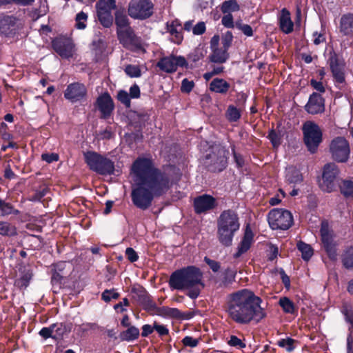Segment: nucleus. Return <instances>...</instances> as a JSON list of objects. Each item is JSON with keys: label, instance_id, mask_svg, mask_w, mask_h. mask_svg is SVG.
<instances>
[{"label": "nucleus", "instance_id": "obj_14", "mask_svg": "<svg viewBox=\"0 0 353 353\" xmlns=\"http://www.w3.org/2000/svg\"><path fill=\"white\" fill-rule=\"evenodd\" d=\"M154 5L150 0H132L128 6V14L134 19H146L153 14Z\"/></svg>", "mask_w": 353, "mask_h": 353}, {"label": "nucleus", "instance_id": "obj_26", "mask_svg": "<svg viewBox=\"0 0 353 353\" xmlns=\"http://www.w3.org/2000/svg\"><path fill=\"white\" fill-rule=\"evenodd\" d=\"M339 32L345 37H353V13L347 12L341 15L339 20Z\"/></svg>", "mask_w": 353, "mask_h": 353}, {"label": "nucleus", "instance_id": "obj_20", "mask_svg": "<svg viewBox=\"0 0 353 353\" xmlns=\"http://www.w3.org/2000/svg\"><path fill=\"white\" fill-rule=\"evenodd\" d=\"M131 292L133 299L138 305L142 306L145 310L150 311L151 307H155L152 297L143 286L133 287Z\"/></svg>", "mask_w": 353, "mask_h": 353}, {"label": "nucleus", "instance_id": "obj_33", "mask_svg": "<svg viewBox=\"0 0 353 353\" xmlns=\"http://www.w3.org/2000/svg\"><path fill=\"white\" fill-rule=\"evenodd\" d=\"M286 181L290 184H299L303 181L301 171L295 167H290L285 175Z\"/></svg>", "mask_w": 353, "mask_h": 353}, {"label": "nucleus", "instance_id": "obj_64", "mask_svg": "<svg viewBox=\"0 0 353 353\" xmlns=\"http://www.w3.org/2000/svg\"><path fill=\"white\" fill-rule=\"evenodd\" d=\"M41 159L48 163L58 161L59 156L57 153H44L41 154Z\"/></svg>", "mask_w": 353, "mask_h": 353}, {"label": "nucleus", "instance_id": "obj_55", "mask_svg": "<svg viewBox=\"0 0 353 353\" xmlns=\"http://www.w3.org/2000/svg\"><path fill=\"white\" fill-rule=\"evenodd\" d=\"M194 87V81L185 78L181 81V91L183 93L188 94L193 90Z\"/></svg>", "mask_w": 353, "mask_h": 353}, {"label": "nucleus", "instance_id": "obj_36", "mask_svg": "<svg viewBox=\"0 0 353 353\" xmlns=\"http://www.w3.org/2000/svg\"><path fill=\"white\" fill-rule=\"evenodd\" d=\"M236 272L230 268H226L223 273V277L219 282V288H227L231 285L234 281L236 277Z\"/></svg>", "mask_w": 353, "mask_h": 353}, {"label": "nucleus", "instance_id": "obj_8", "mask_svg": "<svg viewBox=\"0 0 353 353\" xmlns=\"http://www.w3.org/2000/svg\"><path fill=\"white\" fill-rule=\"evenodd\" d=\"M327 63L332 72L336 86L340 88L341 84L345 83L346 63L343 55L332 49L328 53Z\"/></svg>", "mask_w": 353, "mask_h": 353}, {"label": "nucleus", "instance_id": "obj_57", "mask_svg": "<svg viewBox=\"0 0 353 353\" xmlns=\"http://www.w3.org/2000/svg\"><path fill=\"white\" fill-rule=\"evenodd\" d=\"M232 40H233L232 33L230 31H228L224 34V36L222 37V39H221L222 48L228 50L229 48L232 45Z\"/></svg>", "mask_w": 353, "mask_h": 353}, {"label": "nucleus", "instance_id": "obj_18", "mask_svg": "<svg viewBox=\"0 0 353 353\" xmlns=\"http://www.w3.org/2000/svg\"><path fill=\"white\" fill-rule=\"evenodd\" d=\"M217 206L216 199L212 195L204 194L194 199L193 207L196 214L206 213Z\"/></svg>", "mask_w": 353, "mask_h": 353}, {"label": "nucleus", "instance_id": "obj_21", "mask_svg": "<svg viewBox=\"0 0 353 353\" xmlns=\"http://www.w3.org/2000/svg\"><path fill=\"white\" fill-rule=\"evenodd\" d=\"M52 46L62 58L69 59L73 56L74 45L68 38H56L52 41Z\"/></svg>", "mask_w": 353, "mask_h": 353}, {"label": "nucleus", "instance_id": "obj_11", "mask_svg": "<svg viewBox=\"0 0 353 353\" xmlns=\"http://www.w3.org/2000/svg\"><path fill=\"white\" fill-rule=\"evenodd\" d=\"M268 221L272 230H285L292 225L293 216L289 210L274 208L268 214Z\"/></svg>", "mask_w": 353, "mask_h": 353}, {"label": "nucleus", "instance_id": "obj_35", "mask_svg": "<svg viewBox=\"0 0 353 353\" xmlns=\"http://www.w3.org/2000/svg\"><path fill=\"white\" fill-rule=\"evenodd\" d=\"M343 267L346 270H353V245L347 247L341 255Z\"/></svg>", "mask_w": 353, "mask_h": 353}, {"label": "nucleus", "instance_id": "obj_51", "mask_svg": "<svg viewBox=\"0 0 353 353\" xmlns=\"http://www.w3.org/2000/svg\"><path fill=\"white\" fill-rule=\"evenodd\" d=\"M100 326L96 323H85L80 325L77 329L79 334H85L90 330H99Z\"/></svg>", "mask_w": 353, "mask_h": 353}, {"label": "nucleus", "instance_id": "obj_9", "mask_svg": "<svg viewBox=\"0 0 353 353\" xmlns=\"http://www.w3.org/2000/svg\"><path fill=\"white\" fill-rule=\"evenodd\" d=\"M340 170L334 163H327L323 167L322 178L319 182V188L324 192L336 190Z\"/></svg>", "mask_w": 353, "mask_h": 353}, {"label": "nucleus", "instance_id": "obj_13", "mask_svg": "<svg viewBox=\"0 0 353 353\" xmlns=\"http://www.w3.org/2000/svg\"><path fill=\"white\" fill-rule=\"evenodd\" d=\"M97 17L100 24L105 28L113 25L112 10L117 9L115 0H98L95 5Z\"/></svg>", "mask_w": 353, "mask_h": 353}, {"label": "nucleus", "instance_id": "obj_38", "mask_svg": "<svg viewBox=\"0 0 353 353\" xmlns=\"http://www.w3.org/2000/svg\"><path fill=\"white\" fill-rule=\"evenodd\" d=\"M297 249L301 252V257L305 261H308L314 254L312 246L306 243L299 241L297 243Z\"/></svg>", "mask_w": 353, "mask_h": 353}, {"label": "nucleus", "instance_id": "obj_12", "mask_svg": "<svg viewBox=\"0 0 353 353\" xmlns=\"http://www.w3.org/2000/svg\"><path fill=\"white\" fill-rule=\"evenodd\" d=\"M329 152L332 159L336 163H346L350 155V147L348 141L343 137L334 138L329 145Z\"/></svg>", "mask_w": 353, "mask_h": 353}, {"label": "nucleus", "instance_id": "obj_44", "mask_svg": "<svg viewBox=\"0 0 353 353\" xmlns=\"http://www.w3.org/2000/svg\"><path fill=\"white\" fill-rule=\"evenodd\" d=\"M267 138L274 148H278L281 144L283 134L281 132H276L274 128H272L270 130Z\"/></svg>", "mask_w": 353, "mask_h": 353}, {"label": "nucleus", "instance_id": "obj_3", "mask_svg": "<svg viewBox=\"0 0 353 353\" xmlns=\"http://www.w3.org/2000/svg\"><path fill=\"white\" fill-rule=\"evenodd\" d=\"M241 227L240 217L236 210H223L216 219V238L223 247H230Z\"/></svg>", "mask_w": 353, "mask_h": 353}, {"label": "nucleus", "instance_id": "obj_19", "mask_svg": "<svg viewBox=\"0 0 353 353\" xmlns=\"http://www.w3.org/2000/svg\"><path fill=\"white\" fill-rule=\"evenodd\" d=\"M305 111L312 115L323 114L325 110V99L317 92H312L304 105Z\"/></svg>", "mask_w": 353, "mask_h": 353}, {"label": "nucleus", "instance_id": "obj_43", "mask_svg": "<svg viewBox=\"0 0 353 353\" xmlns=\"http://www.w3.org/2000/svg\"><path fill=\"white\" fill-rule=\"evenodd\" d=\"M225 117L230 122H236L241 117V112L236 106L230 105L225 112Z\"/></svg>", "mask_w": 353, "mask_h": 353}, {"label": "nucleus", "instance_id": "obj_28", "mask_svg": "<svg viewBox=\"0 0 353 353\" xmlns=\"http://www.w3.org/2000/svg\"><path fill=\"white\" fill-rule=\"evenodd\" d=\"M231 88V85L225 79L214 78L209 84V90L214 93L226 94Z\"/></svg>", "mask_w": 353, "mask_h": 353}, {"label": "nucleus", "instance_id": "obj_42", "mask_svg": "<svg viewBox=\"0 0 353 353\" xmlns=\"http://www.w3.org/2000/svg\"><path fill=\"white\" fill-rule=\"evenodd\" d=\"M220 10L223 14H228L232 12L239 11L240 6L236 0H226L220 6Z\"/></svg>", "mask_w": 353, "mask_h": 353}, {"label": "nucleus", "instance_id": "obj_27", "mask_svg": "<svg viewBox=\"0 0 353 353\" xmlns=\"http://www.w3.org/2000/svg\"><path fill=\"white\" fill-rule=\"evenodd\" d=\"M53 329V339L60 341L64 336L71 332L72 323L70 322H57L52 324Z\"/></svg>", "mask_w": 353, "mask_h": 353}, {"label": "nucleus", "instance_id": "obj_39", "mask_svg": "<svg viewBox=\"0 0 353 353\" xmlns=\"http://www.w3.org/2000/svg\"><path fill=\"white\" fill-rule=\"evenodd\" d=\"M17 234V228L8 221H0V235L14 236Z\"/></svg>", "mask_w": 353, "mask_h": 353}, {"label": "nucleus", "instance_id": "obj_31", "mask_svg": "<svg viewBox=\"0 0 353 353\" xmlns=\"http://www.w3.org/2000/svg\"><path fill=\"white\" fill-rule=\"evenodd\" d=\"M114 23L117 26L116 32L130 27V22L125 9L121 8L115 11Z\"/></svg>", "mask_w": 353, "mask_h": 353}, {"label": "nucleus", "instance_id": "obj_2", "mask_svg": "<svg viewBox=\"0 0 353 353\" xmlns=\"http://www.w3.org/2000/svg\"><path fill=\"white\" fill-rule=\"evenodd\" d=\"M262 299L251 290L244 288L230 294L225 303L228 317L239 325L259 323L267 316L261 307Z\"/></svg>", "mask_w": 353, "mask_h": 353}, {"label": "nucleus", "instance_id": "obj_32", "mask_svg": "<svg viewBox=\"0 0 353 353\" xmlns=\"http://www.w3.org/2000/svg\"><path fill=\"white\" fill-rule=\"evenodd\" d=\"M121 332L119 337L121 341L132 342L137 340L140 336L139 330L134 325H131Z\"/></svg>", "mask_w": 353, "mask_h": 353}, {"label": "nucleus", "instance_id": "obj_16", "mask_svg": "<svg viewBox=\"0 0 353 353\" xmlns=\"http://www.w3.org/2000/svg\"><path fill=\"white\" fill-rule=\"evenodd\" d=\"M117 35L120 43L124 48H133L137 50H140L143 48L141 38L136 34L134 29L131 26L117 31Z\"/></svg>", "mask_w": 353, "mask_h": 353}, {"label": "nucleus", "instance_id": "obj_46", "mask_svg": "<svg viewBox=\"0 0 353 353\" xmlns=\"http://www.w3.org/2000/svg\"><path fill=\"white\" fill-rule=\"evenodd\" d=\"M88 14L83 11H81L77 13L75 17V28L78 30L85 29L87 26L86 22L88 21Z\"/></svg>", "mask_w": 353, "mask_h": 353}, {"label": "nucleus", "instance_id": "obj_24", "mask_svg": "<svg viewBox=\"0 0 353 353\" xmlns=\"http://www.w3.org/2000/svg\"><path fill=\"white\" fill-rule=\"evenodd\" d=\"M254 242V233L249 225L245 227L243 236L237 247V251L234 254V258L238 259L248 252Z\"/></svg>", "mask_w": 353, "mask_h": 353}, {"label": "nucleus", "instance_id": "obj_5", "mask_svg": "<svg viewBox=\"0 0 353 353\" xmlns=\"http://www.w3.org/2000/svg\"><path fill=\"white\" fill-rule=\"evenodd\" d=\"M83 156L90 170L103 176L114 174V163L110 159L94 151H88Z\"/></svg>", "mask_w": 353, "mask_h": 353}, {"label": "nucleus", "instance_id": "obj_48", "mask_svg": "<svg viewBox=\"0 0 353 353\" xmlns=\"http://www.w3.org/2000/svg\"><path fill=\"white\" fill-rule=\"evenodd\" d=\"M124 71L131 78H138L141 76V71L139 65L128 64L125 66Z\"/></svg>", "mask_w": 353, "mask_h": 353}, {"label": "nucleus", "instance_id": "obj_54", "mask_svg": "<svg viewBox=\"0 0 353 353\" xmlns=\"http://www.w3.org/2000/svg\"><path fill=\"white\" fill-rule=\"evenodd\" d=\"M231 150H232V155H233V157H234V162L236 164V167L238 168H243L244 166V164H245L243 157L241 154L237 153L235 151V145H232L231 146Z\"/></svg>", "mask_w": 353, "mask_h": 353}, {"label": "nucleus", "instance_id": "obj_30", "mask_svg": "<svg viewBox=\"0 0 353 353\" xmlns=\"http://www.w3.org/2000/svg\"><path fill=\"white\" fill-rule=\"evenodd\" d=\"M212 52L208 57L210 62L219 64L225 63L230 58L228 50L221 47L211 50Z\"/></svg>", "mask_w": 353, "mask_h": 353}, {"label": "nucleus", "instance_id": "obj_59", "mask_svg": "<svg viewBox=\"0 0 353 353\" xmlns=\"http://www.w3.org/2000/svg\"><path fill=\"white\" fill-rule=\"evenodd\" d=\"M204 261L210 267L213 272H217L221 268V263L219 261L211 259L208 256L204 257Z\"/></svg>", "mask_w": 353, "mask_h": 353}, {"label": "nucleus", "instance_id": "obj_61", "mask_svg": "<svg viewBox=\"0 0 353 353\" xmlns=\"http://www.w3.org/2000/svg\"><path fill=\"white\" fill-rule=\"evenodd\" d=\"M154 330L157 331L161 338L169 335V330L167 326L165 325H160L156 321H154Z\"/></svg>", "mask_w": 353, "mask_h": 353}, {"label": "nucleus", "instance_id": "obj_1", "mask_svg": "<svg viewBox=\"0 0 353 353\" xmlns=\"http://www.w3.org/2000/svg\"><path fill=\"white\" fill-rule=\"evenodd\" d=\"M130 173L134 181L130 197L138 209L148 210L154 198L163 196L170 189L168 175L155 166L151 157H137L131 165Z\"/></svg>", "mask_w": 353, "mask_h": 353}, {"label": "nucleus", "instance_id": "obj_4", "mask_svg": "<svg viewBox=\"0 0 353 353\" xmlns=\"http://www.w3.org/2000/svg\"><path fill=\"white\" fill-rule=\"evenodd\" d=\"M203 272L199 268L189 265L173 272L168 281L169 286L172 290H183L196 285L204 288Z\"/></svg>", "mask_w": 353, "mask_h": 353}, {"label": "nucleus", "instance_id": "obj_7", "mask_svg": "<svg viewBox=\"0 0 353 353\" xmlns=\"http://www.w3.org/2000/svg\"><path fill=\"white\" fill-rule=\"evenodd\" d=\"M303 141L310 154H315L323 142V132L314 121H305L302 126Z\"/></svg>", "mask_w": 353, "mask_h": 353}, {"label": "nucleus", "instance_id": "obj_29", "mask_svg": "<svg viewBox=\"0 0 353 353\" xmlns=\"http://www.w3.org/2000/svg\"><path fill=\"white\" fill-rule=\"evenodd\" d=\"M279 22V28L283 32L290 34L293 31L294 23L291 20L290 13L286 8L282 9Z\"/></svg>", "mask_w": 353, "mask_h": 353}, {"label": "nucleus", "instance_id": "obj_56", "mask_svg": "<svg viewBox=\"0 0 353 353\" xmlns=\"http://www.w3.org/2000/svg\"><path fill=\"white\" fill-rule=\"evenodd\" d=\"M181 343L185 347H195L199 343V339H194L192 336H186L181 340Z\"/></svg>", "mask_w": 353, "mask_h": 353}, {"label": "nucleus", "instance_id": "obj_45", "mask_svg": "<svg viewBox=\"0 0 353 353\" xmlns=\"http://www.w3.org/2000/svg\"><path fill=\"white\" fill-rule=\"evenodd\" d=\"M295 343L296 341L291 337H286L279 340L276 345L280 347L285 349L286 351L291 352L295 349Z\"/></svg>", "mask_w": 353, "mask_h": 353}, {"label": "nucleus", "instance_id": "obj_63", "mask_svg": "<svg viewBox=\"0 0 353 353\" xmlns=\"http://www.w3.org/2000/svg\"><path fill=\"white\" fill-rule=\"evenodd\" d=\"M39 334L44 339L51 338L53 339V329L52 328V324L49 327H43L41 329Z\"/></svg>", "mask_w": 353, "mask_h": 353}, {"label": "nucleus", "instance_id": "obj_58", "mask_svg": "<svg viewBox=\"0 0 353 353\" xmlns=\"http://www.w3.org/2000/svg\"><path fill=\"white\" fill-rule=\"evenodd\" d=\"M223 26L227 28H233L234 27L233 16L231 13L225 14L221 19Z\"/></svg>", "mask_w": 353, "mask_h": 353}, {"label": "nucleus", "instance_id": "obj_52", "mask_svg": "<svg viewBox=\"0 0 353 353\" xmlns=\"http://www.w3.org/2000/svg\"><path fill=\"white\" fill-rule=\"evenodd\" d=\"M235 26L237 29L242 31V32L246 35L247 37H252L253 36V30L252 27L248 24H244L242 23V21H237L235 23Z\"/></svg>", "mask_w": 353, "mask_h": 353}, {"label": "nucleus", "instance_id": "obj_62", "mask_svg": "<svg viewBox=\"0 0 353 353\" xmlns=\"http://www.w3.org/2000/svg\"><path fill=\"white\" fill-rule=\"evenodd\" d=\"M228 345L232 347H245L246 345L235 335H231L228 342Z\"/></svg>", "mask_w": 353, "mask_h": 353}, {"label": "nucleus", "instance_id": "obj_47", "mask_svg": "<svg viewBox=\"0 0 353 353\" xmlns=\"http://www.w3.org/2000/svg\"><path fill=\"white\" fill-rule=\"evenodd\" d=\"M117 99L124 105L126 108L131 107V97L125 90H119L117 94Z\"/></svg>", "mask_w": 353, "mask_h": 353}, {"label": "nucleus", "instance_id": "obj_60", "mask_svg": "<svg viewBox=\"0 0 353 353\" xmlns=\"http://www.w3.org/2000/svg\"><path fill=\"white\" fill-rule=\"evenodd\" d=\"M321 81L322 80L316 81L314 79H312L310 81V85L317 91V93H319L321 94V93L325 92V88L323 85V82Z\"/></svg>", "mask_w": 353, "mask_h": 353}, {"label": "nucleus", "instance_id": "obj_6", "mask_svg": "<svg viewBox=\"0 0 353 353\" xmlns=\"http://www.w3.org/2000/svg\"><path fill=\"white\" fill-rule=\"evenodd\" d=\"M229 152L224 147H212L205 157V166L208 171L219 173L226 169L228 165Z\"/></svg>", "mask_w": 353, "mask_h": 353}, {"label": "nucleus", "instance_id": "obj_49", "mask_svg": "<svg viewBox=\"0 0 353 353\" xmlns=\"http://www.w3.org/2000/svg\"><path fill=\"white\" fill-rule=\"evenodd\" d=\"M120 296V294L116 291V289L112 288L110 290H105L101 294V299L108 303L112 299H118Z\"/></svg>", "mask_w": 353, "mask_h": 353}, {"label": "nucleus", "instance_id": "obj_53", "mask_svg": "<svg viewBox=\"0 0 353 353\" xmlns=\"http://www.w3.org/2000/svg\"><path fill=\"white\" fill-rule=\"evenodd\" d=\"M341 312L345 316V321L353 325V310L349 305H343Z\"/></svg>", "mask_w": 353, "mask_h": 353}, {"label": "nucleus", "instance_id": "obj_41", "mask_svg": "<svg viewBox=\"0 0 353 353\" xmlns=\"http://www.w3.org/2000/svg\"><path fill=\"white\" fill-rule=\"evenodd\" d=\"M0 210L2 216H8L10 214L19 215L20 211L14 208V205L8 202H6L0 199Z\"/></svg>", "mask_w": 353, "mask_h": 353}, {"label": "nucleus", "instance_id": "obj_17", "mask_svg": "<svg viewBox=\"0 0 353 353\" xmlns=\"http://www.w3.org/2000/svg\"><path fill=\"white\" fill-rule=\"evenodd\" d=\"M156 66L161 71L167 73H173L178 67H187L188 62L184 57L170 55L161 58Z\"/></svg>", "mask_w": 353, "mask_h": 353}, {"label": "nucleus", "instance_id": "obj_22", "mask_svg": "<svg viewBox=\"0 0 353 353\" xmlns=\"http://www.w3.org/2000/svg\"><path fill=\"white\" fill-rule=\"evenodd\" d=\"M87 94V88L83 83L74 82L69 84L64 92V97L72 103L83 99Z\"/></svg>", "mask_w": 353, "mask_h": 353}, {"label": "nucleus", "instance_id": "obj_50", "mask_svg": "<svg viewBox=\"0 0 353 353\" xmlns=\"http://www.w3.org/2000/svg\"><path fill=\"white\" fill-rule=\"evenodd\" d=\"M206 53V51L203 48H196L192 52L188 55V59L190 61L196 63L202 59Z\"/></svg>", "mask_w": 353, "mask_h": 353}, {"label": "nucleus", "instance_id": "obj_10", "mask_svg": "<svg viewBox=\"0 0 353 353\" xmlns=\"http://www.w3.org/2000/svg\"><path fill=\"white\" fill-rule=\"evenodd\" d=\"M320 236L323 248L328 258L332 261L337 260V244L334 240V232L330 228L327 220L324 219L321 223Z\"/></svg>", "mask_w": 353, "mask_h": 353}, {"label": "nucleus", "instance_id": "obj_15", "mask_svg": "<svg viewBox=\"0 0 353 353\" xmlns=\"http://www.w3.org/2000/svg\"><path fill=\"white\" fill-rule=\"evenodd\" d=\"M94 106L100 112V119H110L114 110L115 105L108 92L101 94L96 99Z\"/></svg>", "mask_w": 353, "mask_h": 353}, {"label": "nucleus", "instance_id": "obj_40", "mask_svg": "<svg viewBox=\"0 0 353 353\" xmlns=\"http://www.w3.org/2000/svg\"><path fill=\"white\" fill-rule=\"evenodd\" d=\"M341 194L345 198H353V181L348 179H341L339 185Z\"/></svg>", "mask_w": 353, "mask_h": 353}, {"label": "nucleus", "instance_id": "obj_23", "mask_svg": "<svg viewBox=\"0 0 353 353\" xmlns=\"http://www.w3.org/2000/svg\"><path fill=\"white\" fill-rule=\"evenodd\" d=\"M17 19L12 15L0 17V36L14 37L17 32Z\"/></svg>", "mask_w": 353, "mask_h": 353}, {"label": "nucleus", "instance_id": "obj_25", "mask_svg": "<svg viewBox=\"0 0 353 353\" xmlns=\"http://www.w3.org/2000/svg\"><path fill=\"white\" fill-rule=\"evenodd\" d=\"M166 31L170 33L173 38L172 41L176 44H181L183 40L182 25L178 19L166 23Z\"/></svg>", "mask_w": 353, "mask_h": 353}, {"label": "nucleus", "instance_id": "obj_34", "mask_svg": "<svg viewBox=\"0 0 353 353\" xmlns=\"http://www.w3.org/2000/svg\"><path fill=\"white\" fill-rule=\"evenodd\" d=\"M155 307H151L150 311H155L156 314L158 316H161L163 317H170L175 318V316H179V310L177 308H171L168 307H157V304L154 303Z\"/></svg>", "mask_w": 353, "mask_h": 353}, {"label": "nucleus", "instance_id": "obj_37", "mask_svg": "<svg viewBox=\"0 0 353 353\" xmlns=\"http://www.w3.org/2000/svg\"><path fill=\"white\" fill-rule=\"evenodd\" d=\"M279 303L285 313L291 314H296L298 313V308L288 297L281 298Z\"/></svg>", "mask_w": 353, "mask_h": 353}]
</instances>
